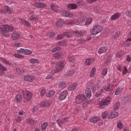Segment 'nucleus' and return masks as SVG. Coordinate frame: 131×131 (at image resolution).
Wrapping results in <instances>:
<instances>
[{
  "mask_svg": "<svg viewBox=\"0 0 131 131\" xmlns=\"http://www.w3.org/2000/svg\"><path fill=\"white\" fill-rule=\"evenodd\" d=\"M111 85H110V83H107L104 86L103 89L105 92H109V90H110V86Z\"/></svg>",
  "mask_w": 131,
  "mask_h": 131,
  "instance_id": "nucleus-37",
  "label": "nucleus"
},
{
  "mask_svg": "<svg viewBox=\"0 0 131 131\" xmlns=\"http://www.w3.org/2000/svg\"><path fill=\"white\" fill-rule=\"evenodd\" d=\"M120 17V13H116L111 16L110 19L114 21L115 20H117L118 18Z\"/></svg>",
  "mask_w": 131,
  "mask_h": 131,
  "instance_id": "nucleus-16",
  "label": "nucleus"
},
{
  "mask_svg": "<svg viewBox=\"0 0 131 131\" xmlns=\"http://www.w3.org/2000/svg\"><path fill=\"white\" fill-rule=\"evenodd\" d=\"M95 75H96V68H94L91 70L89 76L90 77H94Z\"/></svg>",
  "mask_w": 131,
  "mask_h": 131,
  "instance_id": "nucleus-34",
  "label": "nucleus"
},
{
  "mask_svg": "<svg viewBox=\"0 0 131 131\" xmlns=\"http://www.w3.org/2000/svg\"><path fill=\"white\" fill-rule=\"evenodd\" d=\"M103 92H104V90L103 89L100 90L99 93L96 94V98H100L101 96L102 95V94L103 93Z\"/></svg>",
  "mask_w": 131,
  "mask_h": 131,
  "instance_id": "nucleus-46",
  "label": "nucleus"
},
{
  "mask_svg": "<svg viewBox=\"0 0 131 131\" xmlns=\"http://www.w3.org/2000/svg\"><path fill=\"white\" fill-rule=\"evenodd\" d=\"M15 100L17 103H20L22 101V96L20 95H16Z\"/></svg>",
  "mask_w": 131,
  "mask_h": 131,
  "instance_id": "nucleus-39",
  "label": "nucleus"
},
{
  "mask_svg": "<svg viewBox=\"0 0 131 131\" xmlns=\"http://www.w3.org/2000/svg\"><path fill=\"white\" fill-rule=\"evenodd\" d=\"M93 21V19L92 18L88 17L85 21V25H91L92 24V22Z\"/></svg>",
  "mask_w": 131,
  "mask_h": 131,
  "instance_id": "nucleus-40",
  "label": "nucleus"
},
{
  "mask_svg": "<svg viewBox=\"0 0 131 131\" xmlns=\"http://www.w3.org/2000/svg\"><path fill=\"white\" fill-rule=\"evenodd\" d=\"M125 15L129 17V18H131V10H127L125 12Z\"/></svg>",
  "mask_w": 131,
  "mask_h": 131,
  "instance_id": "nucleus-57",
  "label": "nucleus"
},
{
  "mask_svg": "<svg viewBox=\"0 0 131 131\" xmlns=\"http://www.w3.org/2000/svg\"><path fill=\"white\" fill-rule=\"evenodd\" d=\"M51 10H52V11H54V12H55L56 13L60 12L61 13V11H59V10L58 9V7L55 5H53V4L51 5Z\"/></svg>",
  "mask_w": 131,
  "mask_h": 131,
  "instance_id": "nucleus-25",
  "label": "nucleus"
},
{
  "mask_svg": "<svg viewBox=\"0 0 131 131\" xmlns=\"http://www.w3.org/2000/svg\"><path fill=\"white\" fill-rule=\"evenodd\" d=\"M76 88H77V83L75 82L69 86L68 90L70 91H74V90L76 89Z\"/></svg>",
  "mask_w": 131,
  "mask_h": 131,
  "instance_id": "nucleus-17",
  "label": "nucleus"
},
{
  "mask_svg": "<svg viewBox=\"0 0 131 131\" xmlns=\"http://www.w3.org/2000/svg\"><path fill=\"white\" fill-rule=\"evenodd\" d=\"M111 102V97H107L105 99H100L98 101V104L99 106H107V105H109Z\"/></svg>",
  "mask_w": 131,
  "mask_h": 131,
  "instance_id": "nucleus-4",
  "label": "nucleus"
},
{
  "mask_svg": "<svg viewBox=\"0 0 131 131\" xmlns=\"http://www.w3.org/2000/svg\"><path fill=\"white\" fill-rule=\"evenodd\" d=\"M131 38H128L126 41L123 42V46L124 47H128V46L130 45Z\"/></svg>",
  "mask_w": 131,
  "mask_h": 131,
  "instance_id": "nucleus-29",
  "label": "nucleus"
},
{
  "mask_svg": "<svg viewBox=\"0 0 131 131\" xmlns=\"http://www.w3.org/2000/svg\"><path fill=\"white\" fill-rule=\"evenodd\" d=\"M48 122H44L41 126V129H46L47 128V126H48Z\"/></svg>",
  "mask_w": 131,
  "mask_h": 131,
  "instance_id": "nucleus-49",
  "label": "nucleus"
},
{
  "mask_svg": "<svg viewBox=\"0 0 131 131\" xmlns=\"http://www.w3.org/2000/svg\"><path fill=\"white\" fill-rule=\"evenodd\" d=\"M24 79L25 81H28V82H33L35 78L31 75H26L24 76Z\"/></svg>",
  "mask_w": 131,
  "mask_h": 131,
  "instance_id": "nucleus-9",
  "label": "nucleus"
},
{
  "mask_svg": "<svg viewBox=\"0 0 131 131\" xmlns=\"http://www.w3.org/2000/svg\"><path fill=\"white\" fill-rule=\"evenodd\" d=\"M122 56V53L121 52H119L116 54V57L118 59L120 58Z\"/></svg>",
  "mask_w": 131,
  "mask_h": 131,
  "instance_id": "nucleus-54",
  "label": "nucleus"
},
{
  "mask_svg": "<svg viewBox=\"0 0 131 131\" xmlns=\"http://www.w3.org/2000/svg\"><path fill=\"white\" fill-rule=\"evenodd\" d=\"M30 62L33 64H35V63H39V60L37 59L32 58L30 60Z\"/></svg>",
  "mask_w": 131,
  "mask_h": 131,
  "instance_id": "nucleus-43",
  "label": "nucleus"
},
{
  "mask_svg": "<svg viewBox=\"0 0 131 131\" xmlns=\"http://www.w3.org/2000/svg\"><path fill=\"white\" fill-rule=\"evenodd\" d=\"M46 94V89H43L40 91V96L41 97H43L45 96V94Z\"/></svg>",
  "mask_w": 131,
  "mask_h": 131,
  "instance_id": "nucleus-59",
  "label": "nucleus"
},
{
  "mask_svg": "<svg viewBox=\"0 0 131 131\" xmlns=\"http://www.w3.org/2000/svg\"><path fill=\"white\" fill-rule=\"evenodd\" d=\"M23 94L24 98L26 101H30V100H31V98H32V94L30 92L26 90L23 92Z\"/></svg>",
  "mask_w": 131,
  "mask_h": 131,
  "instance_id": "nucleus-6",
  "label": "nucleus"
},
{
  "mask_svg": "<svg viewBox=\"0 0 131 131\" xmlns=\"http://www.w3.org/2000/svg\"><path fill=\"white\" fill-rule=\"evenodd\" d=\"M73 33L74 35H75L77 37L79 36H82V35H84V31L81 30V31H78V30H75L73 32Z\"/></svg>",
  "mask_w": 131,
  "mask_h": 131,
  "instance_id": "nucleus-13",
  "label": "nucleus"
},
{
  "mask_svg": "<svg viewBox=\"0 0 131 131\" xmlns=\"http://www.w3.org/2000/svg\"><path fill=\"white\" fill-rule=\"evenodd\" d=\"M29 20H30L31 21H33L34 20L35 21H37L38 20V17H37L36 15L33 14L29 17Z\"/></svg>",
  "mask_w": 131,
  "mask_h": 131,
  "instance_id": "nucleus-33",
  "label": "nucleus"
},
{
  "mask_svg": "<svg viewBox=\"0 0 131 131\" xmlns=\"http://www.w3.org/2000/svg\"><path fill=\"white\" fill-rule=\"evenodd\" d=\"M58 87L59 89H61V90H64V89H65V88L66 87V82H59L58 84Z\"/></svg>",
  "mask_w": 131,
  "mask_h": 131,
  "instance_id": "nucleus-31",
  "label": "nucleus"
},
{
  "mask_svg": "<svg viewBox=\"0 0 131 131\" xmlns=\"http://www.w3.org/2000/svg\"><path fill=\"white\" fill-rule=\"evenodd\" d=\"M48 35H49V37H54L55 36V33L50 32L48 33Z\"/></svg>",
  "mask_w": 131,
  "mask_h": 131,
  "instance_id": "nucleus-61",
  "label": "nucleus"
},
{
  "mask_svg": "<svg viewBox=\"0 0 131 131\" xmlns=\"http://www.w3.org/2000/svg\"><path fill=\"white\" fill-rule=\"evenodd\" d=\"M122 123L121 122V121H119L117 123V127L118 128H120V129H121L122 128Z\"/></svg>",
  "mask_w": 131,
  "mask_h": 131,
  "instance_id": "nucleus-53",
  "label": "nucleus"
},
{
  "mask_svg": "<svg viewBox=\"0 0 131 131\" xmlns=\"http://www.w3.org/2000/svg\"><path fill=\"white\" fill-rule=\"evenodd\" d=\"M111 115H118V112L114 111L111 113Z\"/></svg>",
  "mask_w": 131,
  "mask_h": 131,
  "instance_id": "nucleus-64",
  "label": "nucleus"
},
{
  "mask_svg": "<svg viewBox=\"0 0 131 131\" xmlns=\"http://www.w3.org/2000/svg\"><path fill=\"white\" fill-rule=\"evenodd\" d=\"M89 120L90 122H92V123H97V122L100 120V118H98L97 116H93Z\"/></svg>",
  "mask_w": 131,
  "mask_h": 131,
  "instance_id": "nucleus-19",
  "label": "nucleus"
},
{
  "mask_svg": "<svg viewBox=\"0 0 131 131\" xmlns=\"http://www.w3.org/2000/svg\"><path fill=\"white\" fill-rule=\"evenodd\" d=\"M127 72H130V70H127L126 67H124L123 69L122 70L123 75H125L127 74Z\"/></svg>",
  "mask_w": 131,
  "mask_h": 131,
  "instance_id": "nucleus-41",
  "label": "nucleus"
},
{
  "mask_svg": "<svg viewBox=\"0 0 131 131\" xmlns=\"http://www.w3.org/2000/svg\"><path fill=\"white\" fill-rule=\"evenodd\" d=\"M75 73V71L72 70L71 71H69V72H67L65 75L66 76H67L68 77H69V76H72V75H73Z\"/></svg>",
  "mask_w": 131,
  "mask_h": 131,
  "instance_id": "nucleus-32",
  "label": "nucleus"
},
{
  "mask_svg": "<svg viewBox=\"0 0 131 131\" xmlns=\"http://www.w3.org/2000/svg\"><path fill=\"white\" fill-rule=\"evenodd\" d=\"M64 23H65V21H64V20L63 19H59L56 24V26L57 27H62V26H63V24H64Z\"/></svg>",
  "mask_w": 131,
  "mask_h": 131,
  "instance_id": "nucleus-22",
  "label": "nucleus"
},
{
  "mask_svg": "<svg viewBox=\"0 0 131 131\" xmlns=\"http://www.w3.org/2000/svg\"><path fill=\"white\" fill-rule=\"evenodd\" d=\"M106 52H107V47H101L98 49V53L101 55V54H104V53H106Z\"/></svg>",
  "mask_w": 131,
  "mask_h": 131,
  "instance_id": "nucleus-18",
  "label": "nucleus"
},
{
  "mask_svg": "<svg viewBox=\"0 0 131 131\" xmlns=\"http://www.w3.org/2000/svg\"><path fill=\"white\" fill-rule=\"evenodd\" d=\"M16 72H17V74H24L25 72L24 71V70H23L22 69L17 68Z\"/></svg>",
  "mask_w": 131,
  "mask_h": 131,
  "instance_id": "nucleus-42",
  "label": "nucleus"
},
{
  "mask_svg": "<svg viewBox=\"0 0 131 131\" xmlns=\"http://www.w3.org/2000/svg\"><path fill=\"white\" fill-rule=\"evenodd\" d=\"M5 71H7V68L4 67L2 64H0V76L4 74Z\"/></svg>",
  "mask_w": 131,
  "mask_h": 131,
  "instance_id": "nucleus-20",
  "label": "nucleus"
},
{
  "mask_svg": "<svg viewBox=\"0 0 131 131\" xmlns=\"http://www.w3.org/2000/svg\"><path fill=\"white\" fill-rule=\"evenodd\" d=\"M86 100V97L83 94H79L76 97L75 102L77 104H80Z\"/></svg>",
  "mask_w": 131,
  "mask_h": 131,
  "instance_id": "nucleus-5",
  "label": "nucleus"
},
{
  "mask_svg": "<svg viewBox=\"0 0 131 131\" xmlns=\"http://www.w3.org/2000/svg\"><path fill=\"white\" fill-rule=\"evenodd\" d=\"M76 23H77V21H75V20H71L69 23H67V24H68V25H76Z\"/></svg>",
  "mask_w": 131,
  "mask_h": 131,
  "instance_id": "nucleus-56",
  "label": "nucleus"
},
{
  "mask_svg": "<svg viewBox=\"0 0 131 131\" xmlns=\"http://www.w3.org/2000/svg\"><path fill=\"white\" fill-rule=\"evenodd\" d=\"M14 31V27L8 25L0 26V32L4 37H9L10 36L9 32Z\"/></svg>",
  "mask_w": 131,
  "mask_h": 131,
  "instance_id": "nucleus-1",
  "label": "nucleus"
},
{
  "mask_svg": "<svg viewBox=\"0 0 131 131\" xmlns=\"http://www.w3.org/2000/svg\"><path fill=\"white\" fill-rule=\"evenodd\" d=\"M67 95H68V92L66 90H64L61 92L58 97V99L60 101H63V100H65L67 97Z\"/></svg>",
  "mask_w": 131,
  "mask_h": 131,
  "instance_id": "nucleus-10",
  "label": "nucleus"
},
{
  "mask_svg": "<svg viewBox=\"0 0 131 131\" xmlns=\"http://www.w3.org/2000/svg\"><path fill=\"white\" fill-rule=\"evenodd\" d=\"M111 61V57L107 56L105 59V63L107 64V63H109Z\"/></svg>",
  "mask_w": 131,
  "mask_h": 131,
  "instance_id": "nucleus-62",
  "label": "nucleus"
},
{
  "mask_svg": "<svg viewBox=\"0 0 131 131\" xmlns=\"http://www.w3.org/2000/svg\"><path fill=\"white\" fill-rule=\"evenodd\" d=\"M67 7L70 10H75V9H77V5L75 4H70Z\"/></svg>",
  "mask_w": 131,
  "mask_h": 131,
  "instance_id": "nucleus-27",
  "label": "nucleus"
},
{
  "mask_svg": "<svg viewBox=\"0 0 131 131\" xmlns=\"http://www.w3.org/2000/svg\"><path fill=\"white\" fill-rule=\"evenodd\" d=\"M61 56H62V53L61 52H57L53 55V57L55 59H59L61 58Z\"/></svg>",
  "mask_w": 131,
  "mask_h": 131,
  "instance_id": "nucleus-36",
  "label": "nucleus"
},
{
  "mask_svg": "<svg viewBox=\"0 0 131 131\" xmlns=\"http://www.w3.org/2000/svg\"><path fill=\"white\" fill-rule=\"evenodd\" d=\"M84 21H85V16H81L77 19V23L80 24L81 23H83Z\"/></svg>",
  "mask_w": 131,
  "mask_h": 131,
  "instance_id": "nucleus-26",
  "label": "nucleus"
},
{
  "mask_svg": "<svg viewBox=\"0 0 131 131\" xmlns=\"http://www.w3.org/2000/svg\"><path fill=\"white\" fill-rule=\"evenodd\" d=\"M103 30V27L99 24H95L93 28L90 29V33L92 35H97L100 32H102Z\"/></svg>",
  "mask_w": 131,
  "mask_h": 131,
  "instance_id": "nucleus-3",
  "label": "nucleus"
},
{
  "mask_svg": "<svg viewBox=\"0 0 131 131\" xmlns=\"http://www.w3.org/2000/svg\"><path fill=\"white\" fill-rule=\"evenodd\" d=\"M0 61H1V62H2V63H4V64H6L7 65H9V64H10V62H9V61H7L6 60V59H5V58H1Z\"/></svg>",
  "mask_w": 131,
  "mask_h": 131,
  "instance_id": "nucleus-47",
  "label": "nucleus"
},
{
  "mask_svg": "<svg viewBox=\"0 0 131 131\" xmlns=\"http://www.w3.org/2000/svg\"><path fill=\"white\" fill-rule=\"evenodd\" d=\"M19 20L20 21V23L22 24L24 26H27L28 27H30L31 26V24L29 23V21H27L25 19L19 18Z\"/></svg>",
  "mask_w": 131,
  "mask_h": 131,
  "instance_id": "nucleus-12",
  "label": "nucleus"
},
{
  "mask_svg": "<svg viewBox=\"0 0 131 131\" xmlns=\"http://www.w3.org/2000/svg\"><path fill=\"white\" fill-rule=\"evenodd\" d=\"M119 106H120L119 102H116L114 106V110H118L119 109Z\"/></svg>",
  "mask_w": 131,
  "mask_h": 131,
  "instance_id": "nucleus-45",
  "label": "nucleus"
},
{
  "mask_svg": "<svg viewBox=\"0 0 131 131\" xmlns=\"http://www.w3.org/2000/svg\"><path fill=\"white\" fill-rule=\"evenodd\" d=\"M60 15L63 17H67V18H71L73 17V13L67 11L66 10H62L60 12Z\"/></svg>",
  "mask_w": 131,
  "mask_h": 131,
  "instance_id": "nucleus-7",
  "label": "nucleus"
},
{
  "mask_svg": "<svg viewBox=\"0 0 131 131\" xmlns=\"http://www.w3.org/2000/svg\"><path fill=\"white\" fill-rule=\"evenodd\" d=\"M89 104H90V101L89 100H86V99L83 101V103L82 104V106L83 107H86L88 106V105H89Z\"/></svg>",
  "mask_w": 131,
  "mask_h": 131,
  "instance_id": "nucleus-44",
  "label": "nucleus"
},
{
  "mask_svg": "<svg viewBox=\"0 0 131 131\" xmlns=\"http://www.w3.org/2000/svg\"><path fill=\"white\" fill-rule=\"evenodd\" d=\"M14 57H15V58H18V59H24V56L19 54H15Z\"/></svg>",
  "mask_w": 131,
  "mask_h": 131,
  "instance_id": "nucleus-48",
  "label": "nucleus"
},
{
  "mask_svg": "<svg viewBox=\"0 0 131 131\" xmlns=\"http://www.w3.org/2000/svg\"><path fill=\"white\" fill-rule=\"evenodd\" d=\"M35 7L36 8H46L47 7V4L45 3H35L34 4Z\"/></svg>",
  "mask_w": 131,
  "mask_h": 131,
  "instance_id": "nucleus-14",
  "label": "nucleus"
},
{
  "mask_svg": "<svg viewBox=\"0 0 131 131\" xmlns=\"http://www.w3.org/2000/svg\"><path fill=\"white\" fill-rule=\"evenodd\" d=\"M37 110H38V106L35 105L32 110V112L35 113V112H37Z\"/></svg>",
  "mask_w": 131,
  "mask_h": 131,
  "instance_id": "nucleus-50",
  "label": "nucleus"
},
{
  "mask_svg": "<svg viewBox=\"0 0 131 131\" xmlns=\"http://www.w3.org/2000/svg\"><path fill=\"white\" fill-rule=\"evenodd\" d=\"M126 60L127 62H130L131 61V58H130V56H129V55H127L126 56Z\"/></svg>",
  "mask_w": 131,
  "mask_h": 131,
  "instance_id": "nucleus-63",
  "label": "nucleus"
},
{
  "mask_svg": "<svg viewBox=\"0 0 131 131\" xmlns=\"http://www.w3.org/2000/svg\"><path fill=\"white\" fill-rule=\"evenodd\" d=\"M67 45V41H62L59 42V45L61 46H66Z\"/></svg>",
  "mask_w": 131,
  "mask_h": 131,
  "instance_id": "nucleus-60",
  "label": "nucleus"
},
{
  "mask_svg": "<svg viewBox=\"0 0 131 131\" xmlns=\"http://www.w3.org/2000/svg\"><path fill=\"white\" fill-rule=\"evenodd\" d=\"M12 37L13 40H17V39L20 38V34L17 32H14L12 35Z\"/></svg>",
  "mask_w": 131,
  "mask_h": 131,
  "instance_id": "nucleus-15",
  "label": "nucleus"
},
{
  "mask_svg": "<svg viewBox=\"0 0 131 131\" xmlns=\"http://www.w3.org/2000/svg\"><path fill=\"white\" fill-rule=\"evenodd\" d=\"M107 71L108 69L107 68L103 69L101 73L102 75H106V74H107Z\"/></svg>",
  "mask_w": 131,
  "mask_h": 131,
  "instance_id": "nucleus-55",
  "label": "nucleus"
},
{
  "mask_svg": "<svg viewBox=\"0 0 131 131\" xmlns=\"http://www.w3.org/2000/svg\"><path fill=\"white\" fill-rule=\"evenodd\" d=\"M122 90H123L122 86H119L116 90L115 95L116 96H119V95H120V93H121V91H122Z\"/></svg>",
  "mask_w": 131,
  "mask_h": 131,
  "instance_id": "nucleus-28",
  "label": "nucleus"
},
{
  "mask_svg": "<svg viewBox=\"0 0 131 131\" xmlns=\"http://www.w3.org/2000/svg\"><path fill=\"white\" fill-rule=\"evenodd\" d=\"M55 92L54 90H50L48 92V94L47 95L48 98H53L54 96H55Z\"/></svg>",
  "mask_w": 131,
  "mask_h": 131,
  "instance_id": "nucleus-30",
  "label": "nucleus"
},
{
  "mask_svg": "<svg viewBox=\"0 0 131 131\" xmlns=\"http://www.w3.org/2000/svg\"><path fill=\"white\" fill-rule=\"evenodd\" d=\"M4 9H5V11H7V12H8V13H11V9H10V8H9V6H5Z\"/></svg>",
  "mask_w": 131,
  "mask_h": 131,
  "instance_id": "nucleus-58",
  "label": "nucleus"
},
{
  "mask_svg": "<svg viewBox=\"0 0 131 131\" xmlns=\"http://www.w3.org/2000/svg\"><path fill=\"white\" fill-rule=\"evenodd\" d=\"M94 62H95V60L93 58H89L85 60V63L86 65L89 66L93 64Z\"/></svg>",
  "mask_w": 131,
  "mask_h": 131,
  "instance_id": "nucleus-23",
  "label": "nucleus"
},
{
  "mask_svg": "<svg viewBox=\"0 0 131 131\" xmlns=\"http://www.w3.org/2000/svg\"><path fill=\"white\" fill-rule=\"evenodd\" d=\"M56 121H57L59 126H60V127H62V125H61V124H63V123H66V122H68L69 118H68V117H64L62 119L57 120Z\"/></svg>",
  "mask_w": 131,
  "mask_h": 131,
  "instance_id": "nucleus-11",
  "label": "nucleus"
},
{
  "mask_svg": "<svg viewBox=\"0 0 131 131\" xmlns=\"http://www.w3.org/2000/svg\"><path fill=\"white\" fill-rule=\"evenodd\" d=\"M14 46L15 48H20L22 47V43L21 42H15L14 43Z\"/></svg>",
  "mask_w": 131,
  "mask_h": 131,
  "instance_id": "nucleus-51",
  "label": "nucleus"
},
{
  "mask_svg": "<svg viewBox=\"0 0 131 131\" xmlns=\"http://www.w3.org/2000/svg\"><path fill=\"white\" fill-rule=\"evenodd\" d=\"M34 120L32 119H28L27 120V123L29 124H34Z\"/></svg>",
  "mask_w": 131,
  "mask_h": 131,
  "instance_id": "nucleus-52",
  "label": "nucleus"
},
{
  "mask_svg": "<svg viewBox=\"0 0 131 131\" xmlns=\"http://www.w3.org/2000/svg\"><path fill=\"white\" fill-rule=\"evenodd\" d=\"M68 61L71 62V63H75V59L74 56H69L68 57Z\"/></svg>",
  "mask_w": 131,
  "mask_h": 131,
  "instance_id": "nucleus-35",
  "label": "nucleus"
},
{
  "mask_svg": "<svg viewBox=\"0 0 131 131\" xmlns=\"http://www.w3.org/2000/svg\"><path fill=\"white\" fill-rule=\"evenodd\" d=\"M65 61H61L60 62H58L57 63L56 69L55 70H52L51 71V73L49 74L47 77H46V79H51L53 77V75L55 74V73H57V72H60V71H61L62 69L64 68V67L65 66Z\"/></svg>",
  "mask_w": 131,
  "mask_h": 131,
  "instance_id": "nucleus-2",
  "label": "nucleus"
},
{
  "mask_svg": "<svg viewBox=\"0 0 131 131\" xmlns=\"http://www.w3.org/2000/svg\"><path fill=\"white\" fill-rule=\"evenodd\" d=\"M85 94L88 99L92 97V91L90 89H86L85 91Z\"/></svg>",
  "mask_w": 131,
  "mask_h": 131,
  "instance_id": "nucleus-24",
  "label": "nucleus"
},
{
  "mask_svg": "<svg viewBox=\"0 0 131 131\" xmlns=\"http://www.w3.org/2000/svg\"><path fill=\"white\" fill-rule=\"evenodd\" d=\"M63 36H66V37L68 38L72 37V33L70 32H65L63 33Z\"/></svg>",
  "mask_w": 131,
  "mask_h": 131,
  "instance_id": "nucleus-38",
  "label": "nucleus"
},
{
  "mask_svg": "<svg viewBox=\"0 0 131 131\" xmlns=\"http://www.w3.org/2000/svg\"><path fill=\"white\" fill-rule=\"evenodd\" d=\"M18 54H23L24 55H30L32 54V51L28 49H24L20 48V50H17Z\"/></svg>",
  "mask_w": 131,
  "mask_h": 131,
  "instance_id": "nucleus-8",
  "label": "nucleus"
},
{
  "mask_svg": "<svg viewBox=\"0 0 131 131\" xmlns=\"http://www.w3.org/2000/svg\"><path fill=\"white\" fill-rule=\"evenodd\" d=\"M51 105V102L50 101H42L40 104L41 107H49Z\"/></svg>",
  "mask_w": 131,
  "mask_h": 131,
  "instance_id": "nucleus-21",
  "label": "nucleus"
}]
</instances>
